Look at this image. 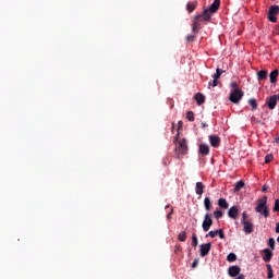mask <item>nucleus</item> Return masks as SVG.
<instances>
[{
	"mask_svg": "<svg viewBox=\"0 0 279 279\" xmlns=\"http://www.w3.org/2000/svg\"><path fill=\"white\" fill-rule=\"evenodd\" d=\"M213 16V13L208 9H205L202 14L195 15L192 23V32L193 34H199V25H202V21L208 23Z\"/></svg>",
	"mask_w": 279,
	"mask_h": 279,
	"instance_id": "1",
	"label": "nucleus"
},
{
	"mask_svg": "<svg viewBox=\"0 0 279 279\" xmlns=\"http://www.w3.org/2000/svg\"><path fill=\"white\" fill-rule=\"evenodd\" d=\"M178 136L179 135L174 137V141L177 142L175 156L177 158H180V156H186V154H189V144L186 142V138L178 141Z\"/></svg>",
	"mask_w": 279,
	"mask_h": 279,
	"instance_id": "2",
	"label": "nucleus"
},
{
	"mask_svg": "<svg viewBox=\"0 0 279 279\" xmlns=\"http://www.w3.org/2000/svg\"><path fill=\"white\" fill-rule=\"evenodd\" d=\"M255 210L263 215V217H269V207L267 206V196H263L260 199L257 201V206Z\"/></svg>",
	"mask_w": 279,
	"mask_h": 279,
	"instance_id": "3",
	"label": "nucleus"
},
{
	"mask_svg": "<svg viewBox=\"0 0 279 279\" xmlns=\"http://www.w3.org/2000/svg\"><path fill=\"white\" fill-rule=\"evenodd\" d=\"M244 95L245 93L242 92L241 88L231 89L229 100L235 105L241 104V100L243 99Z\"/></svg>",
	"mask_w": 279,
	"mask_h": 279,
	"instance_id": "4",
	"label": "nucleus"
},
{
	"mask_svg": "<svg viewBox=\"0 0 279 279\" xmlns=\"http://www.w3.org/2000/svg\"><path fill=\"white\" fill-rule=\"evenodd\" d=\"M278 14H279V7L278 5H271L268 11V21L270 23H278Z\"/></svg>",
	"mask_w": 279,
	"mask_h": 279,
	"instance_id": "5",
	"label": "nucleus"
},
{
	"mask_svg": "<svg viewBox=\"0 0 279 279\" xmlns=\"http://www.w3.org/2000/svg\"><path fill=\"white\" fill-rule=\"evenodd\" d=\"M211 226H213V214H206L204 216V220H203V225H202L204 232H208V230H210Z\"/></svg>",
	"mask_w": 279,
	"mask_h": 279,
	"instance_id": "6",
	"label": "nucleus"
},
{
	"mask_svg": "<svg viewBox=\"0 0 279 279\" xmlns=\"http://www.w3.org/2000/svg\"><path fill=\"white\" fill-rule=\"evenodd\" d=\"M277 105H278V95H272L266 98V106L269 108V110H275Z\"/></svg>",
	"mask_w": 279,
	"mask_h": 279,
	"instance_id": "7",
	"label": "nucleus"
},
{
	"mask_svg": "<svg viewBox=\"0 0 279 279\" xmlns=\"http://www.w3.org/2000/svg\"><path fill=\"white\" fill-rule=\"evenodd\" d=\"M228 274L230 278H236V276H241V267L240 266H230L228 268Z\"/></svg>",
	"mask_w": 279,
	"mask_h": 279,
	"instance_id": "8",
	"label": "nucleus"
},
{
	"mask_svg": "<svg viewBox=\"0 0 279 279\" xmlns=\"http://www.w3.org/2000/svg\"><path fill=\"white\" fill-rule=\"evenodd\" d=\"M211 247H213V244L210 242L201 245V256H202V258H204L205 256H208V254H210V248Z\"/></svg>",
	"mask_w": 279,
	"mask_h": 279,
	"instance_id": "9",
	"label": "nucleus"
},
{
	"mask_svg": "<svg viewBox=\"0 0 279 279\" xmlns=\"http://www.w3.org/2000/svg\"><path fill=\"white\" fill-rule=\"evenodd\" d=\"M219 236L220 239H226V234L223 233V229H217L215 231H209L206 236H210L211 239H215V236Z\"/></svg>",
	"mask_w": 279,
	"mask_h": 279,
	"instance_id": "10",
	"label": "nucleus"
},
{
	"mask_svg": "<svg viewBox=\"0 0 279 279\" xmlns=\"http://www.w3.org/2000/svg\"><path fill=\"white\" fill-rule=\"evenodd\" d=\"M220 5H221V0H214V2L210 4V7L207 10L210 11L211 14H217Z\"/></svg>",
	"mask_w": 279,
	"mask_h": 279,
	"instance_id": "11",
	"label": "nucleus"
},
{
	"mask_svg": "<svg viewBox=\"0 0 279 279\" xmlns=\"http://www.w3.org/2000/svg\"><path fill=\"white\" fill-rule=\"evenodd\" d=\"M209 143L211 147H219V145H221V137L217 135H209Z\"/></svg>",
	"mask_w": 279,
	"mask_h": 279,
	"instance_id": "12",
	"label": "nucleus"
},
{
	"mask_svg": "<svg viewBox=\"0 0 279 279\" xmlns=\"http://www.w3.org/2000/svg\"><path fill=\"white\" fill-rule=\"evenodd\" d=\"M206 189V185H204L202 182H196L195 185V193L198 195V199L204 195V190Z\"/></svg>",
	"mask_w": 279,
	"mask_h": 279,
	"instance_id": "13",
	"label": "nucleus"
},
{
	"mask_svg": "<svg viewBox=\"0 0 279 279\" xmlns=\"http://www.w3.org/2000/svg\"><path fill=\"white\" fill-rule=\"evenodd\" d=\"M245 234H252L254 232V223L246 221L242 222Z\"/></svg>",
	"mask_w": 279,
	"mask_h": 279,
	"instance_id": "14",
	"label": "nucleus"
},
{
	"mask_svg": "<svg viewBox=\"0 0 279 279\" xmlns=\"http://www.w3.org/2000/svg\"><path fill=\"white\" fill-rule=\"evenodd\" d=\"M198 151L201 156H208V154H210V147L207 144H201Z\"/></svg>",
	"mask_w": 279,
	"mask_h": 279,
	"instance_id": "15",
	"label": "nucleus"
},
{
	"mask_svg": "<svg viewBox=\"0 0 279 279\" xmlns=\"http://www.w3.org/2000/svg\"><path fill=\"white\" fill-rule=\"evenodd\" d=\"M228 217H230V219H236V217H239V208H236V206L230 207L228 210Z\"/></svg>",
	"mask_w": 279,
	"mask_h": 279,
	"instance_id": "16",
	"label": "nucleus"
},
{
	"mask_svg": "<svg viewBox=\"0 0 279 279\" xmlns=\"http://www.w3.org/2000/svg\"><path fill=\"white\" fill-rule=\"evenodd\" d=\"M194 99L197 106H202L203 104L206 102V96H204L202 93L195 94Z\"/></svg>",
	"mask_w": 279,
	"mask_h": 279,
	"instance_id": "17",
	"label": "nucleus"
},
{
	"mask_svg": "<svg viewBox=\"0 0 279 279\" xmlns=\"http://www.w3.org/2000/svg\"><path fill=\"white\" fill-rule=\"evenodd\" d=\"M263 252L265 254L264 257H263V260L265 263H269V260H271V257L274 256V253L269 248H265Z\"/></svg>",
	"mask_w": 279,
	"mask_h": 279,
	"instance_id": "18",
	"label": "nucleus"
},
{
	"mask_svg": "<svg viewBox=\"0 0 279 279\" xmlns=\"http://www.w3.org/2000/svg\"><path fill=\"white\" fill-rule=\"evenodd\" d=\"M195 10H197V1L189 2L186 4V11L189 12V14L195 12Z\"/></svg>",
	"mask_w": 279,
	"mask_h": 279,
	"instance_id": "19",
	"label": "nucleus"
},
{
	"mask_svg": "<svg viewBox=\"0 0 279 279\" xmlns=\"http://www.w3.org/2000/svg\"><path fill=\"white\" fill-rule=\"evenodd\" d=\"M278 70H274L272 72H270V84H276V82H278Z\"/></svg>",
	"mask_w": 279,
	"mask_h": 279,
	"instance_id": "20",
	"label": "nucleus"
},
{
	"mask_svg": "<svg viewBox=\"0 0 279 279\" xmlns=\"http://www.w3.org/2000/svg\"><path fill=\"white\" fill-rule=\"evenodd\" d=\"M204 206H205V210H207V211L211 210L213 202L210 201V197H205Z\"/></svg>",
	"mask_w": 279,
	"mask_h": 279,
	"instance_id": "21",
	"label": "nucleus"
},
{
	"mask_svg": "<svg viewBox=\"0 0 279 279\" xmlns=\"http://www.w3.org/2000/svg\"><path fill=\"white\" fill-rule=\"evenodd\" d=\"M267 70H262L257 72V80L262 82L263 80H267Z\"/></svg>",
	"mask_w": 279,
	"mask_h": 279,
	"instance_id": "22",
	"label": "nucleus"
},
{
	"mask_svg": "<svg viewBox=\"0 0 279 279\" xmlns=\"http://www.w3.org/2000/svg\"><path fill=\"white\" fill-rule=\"evenodd\" d=\"M218 206H219L220 208L228 209V207H229L230 205L228 204V201H226V198H219V199H218Z\"/></svg>",
	"mask_w": 279,
	"mask_h": 279,
	"instance_id": "23",
	"label": "nucleus"
},
{
	"mask_svg": "<svg viewBox=\"0 0 279 279\" xmlns=\"http://www.w3.org/2000/svg\"><path fill=\"white\" fill-rule=\"evenodd\" d=\"M243 186H245V182L243 181H238L234 184V193H239V191H241V189H243Z\"/></svg>",
	"mask_w": 279,
	"mask_h": 279,
	"instance_id": "24",
	"label": "nucleus"
},
{
	"mask_svg": "<svg viewBox=\"0 0 279 279\" xmlns=\"http://www.w3.org/2000/svg\"><path fill=\"white\" fill-rule=\"evenodd\" d=\"M248 104L252 107V110H257L258 109V102L256 101V98L248 99Z\"/></svg>",
	"mask_w": 279,
	"mask_h": 279,
	"instance_id": "25",
	"label": "nucleus"
},
{
	"mask_svg": "<svg viewBox=\"0 0 279 279\" xmlns=\"http://www.w3.org/2000/svg\"><path fill=\"white\" fill-rule=\"evenodd\" d=\"M267 271H268V279H272L274 278V268L271 267V264H267L266 265Z\"/></svg>",
	"mask_w": 279,
	"mask_h": 279,
	"instance_id": "26",
	"label": "nucleus"
},
{
	"mask_svg": "<svg viewBox=\"0 0 279 279\" xmlns=\"http://www.w3.org/2000/svg\"><path fill=\"white\" fill-rule=\"evenodd\" d=\"M199 241L197 240V234L196 233H193L192 234V247H197Z\"/></svg>",
	"mask_w": 279,
	"mask_h": 279,
	"instance_id": "27",
	"label": "nucleus"
},
{
	"mask_svg": "<svg viewBox=\"0 0 279 279\" xmlns=\"http://www.w3.org/2000/svg\"><path fill=\"white\" fill-rule=\"evenodd\" d=\"M222 73H223V70L217 68L216 73L213 76L214 80H219V77H221Z\"/></svg>",
	"mask_w": 279,
	"mask_h": 279,
	"instance_id": "28",
	"label": "nucleus"
},
{
	"mask_svg": "<svg viewBox=\"0 0 279 279\" xmlns=\"http://www.w3.org/2000/svg\"><path fill=\"white\" fill-rule=\"evenodd\" d=\"M178 239H179V241L184 243V241H186V231L180 232L179 235H178Z\"/></svg>",
	"mask_w": 279,
	"mask_h": 279,
	"instance_id": "29",
	"label": "nucleus"
},
{
	"mask_svg": "<svg viewBox=\"0 0 279 279\" xmlns=\"http://www.w3.org/2000/svg\"><path fill=\"white\" fill-rule=\"evenodd\" d=\"M227 260H228V263H234V260H236V254L230 253V254L227 256Z\"/></svg>",
	"mask_w": 279,
	"mask_h": 279,
	"instance_id": "30",
	"label": "nucleus"
},
{
	"mask_svg": "<svg viewBox=\"0 0 279 279\" xmlns=\"http://www.w3.org/2000/svg\"><path fill=\"white\" fill-rule=\"evenodd\" d=\"M214 217H215V219H221V217H223V211L216 209L214 211Z\"/></svg>",
	"mask_w": 279,
	"mask_h": 279,
	"instance_id": "31",
	"label": "nucleus"
},
{
	"mask_svg": "<svg viewBox=\"0 0 279 279\" xmlns=\"http://www.w3.org/2000/svg\"><path fill=\"white\" fill-rule=\"evenodd\" d=\"M268 245L271 250H276V240L274 238H269Z\"/></svg>",
	"mask_w": 279,
	"mask_h": 279,
	"instance_id": "32",
	"label": "nucleus"
},
{
	"mask_svg": "<svg viewBox=\"0 0 279 279\" xmlns=\"http://www.w3.org/2000/svg\"><path fill=\"white\" fill-rule=\"evenodd\" d=\"M186 119L190 120L191 122L195 121V113L193 111H189L186 113Z\"/></svg>",
	"mask_w": 279,
	"mask_h": 279,
	"instance_id": "33",
	"label": "nucleus"
},
{
	"mask_svg": "<svg viewBox=\"0 0 279 279\" xmlns=\"http://www.w3.org/2000/svg\"><path fill=\"white\" fill-rule=\"evenodd\" d=\"M195 38H197V34L194 35H187L186 36V43H194Z\"/></svg>",
	"mask_w": 279,
	"mask_h": 279,
	"instance_id": "34",
	"label": "nucleus"
},
{
	"mask_svg": "<svg viewBox=\"0 0 279 279\" xmlns=\"http://www.w3.org/2000/svg\"><path fill=\"white\" fill-rule=\"evenodd\" d=\"M271 160H274V155H271V154L266 155V157H265V163H266V165H269V162H271Z\"/></svg>",
	"mask_w": 279,
	"mask_h": 279,
	"instance_id": "35",
	"label": "nucleus"
},
{
	"mask_svg": "<svg viewBox=\"0 0 279 279\" xmlns=\"http://www.w3.org/2000/svg\"><path fill=\"white\" fill-rule=\"evenodd\" d=\"M274 213H278L279 211V199L275 201V206L272 208Z\"/></svg>",
	"mask_w": 279,
	"mask_h": 279,
	"instance_id": "36",
	"label": "nucleus"
},
{
	"mask_svg": "<svg viewBox=\"0 0 279 279\" xmlns=\"http://www.w3.org/2000/svg\"><path fill=\"white\" fill-rule=\"evenodd\" d=\"M247 221V211H243L241 223H245Z\"/></svg>",
	"mask_w": 279,
	"mask_h": 279,
	"instance_id": "37",
	"label": "nucleus"
},
{
	"mask_svg": "<svg viewBox=\"0 0 279 279\" xmlns=\"http://www.w3.org/2000/svg\"><path fill=\"white\" fill-rule=\"evenodd\" d=\"M219 82L217 78H214L213 82H209V86H213V88H215V86H218Z\"/></svg>",
	"mask_w": 279,
	"mask_h": 279,
	"instance_id": "38",
	"label": "nucleus"
},
{
	"mask_svg": "<svg viewBox=\"0 0 279 279\" xmlns=\"http://www.w3.org/2000/svg\"><path fill=\"white\" fill-rule=\"evenodd\" d=\"M199 265V258H195L192 263V268L195 269Z\"/></svg>",
	"mask_w": 279,
	"mask_h": 279,
	"instance_id": "39",
	"label": "nucleus"
},
{
	"mask_svg": "<svg viewBox=\"0 0 279 279\" xmlns=\"http://www.w3.org/2000/svg\"><path fill=\"white\" fill-rule=\"evenodd\" d=\"M231 88H233V90H236V88H239V85L236 84V82L231 83Z\"/></svg>",
	"mask_w": 279,
	"mask_h": 279,
	"instance_id": "40",
	"label": "nucleus"
},
{
	"mask_svg": "<svg viewBox=\"0 0 279 279\" xmlns=\"http://www.w3.org/2000/svg\"><path fill=\"white\" fill-rule=\"evenodd\" d=\"M173 213V208H171L170 213L167 215V219H171V214Z\"/></svg>",
	"mask_w": 279,
	"mask_h": 279,
	"instance_id": "41",
	"label": "nucleus"
},
{
	"mask_svg": "<svg viewBox=\"0 0 279 279\" xmlns=\"http://www.w3.org/2000/svg\"><path fill=\"white\" fill-rule=\"evenodd\" d=\"M276 233L279 234V222L276 225Z\"/></svg>",
	"mask_w": 279,
	"mask_h": 279,
	"instance_id": "42",
	"label": "nucleus"
},
{
	"mask_svg": "<svg viewBox=\"0 0 279 279\" xmlns=\"http://www.w3.org/2000/svg\"><path fill=\"white\" fill-rule=\"evenodd\" d=\"M202 126H203V128H208V124L202 123Z\"/></svg>",
	"mask_w": 279,
	"mask_h": 279,
	"instance_id": "43",
	"label": "nucleus"
},
{
	"mask_svg": "<svg viewBox=\"0 0 279 279\" xmlns=\"http://www.w3.org/2000/svg\"><path fill=\"white\" fill-rule=\"evenodd\" d=\"M262 191H263V192L267 191V186L264 185L263 189H262Z\"/></svg>",
	"mask_w": 279,
	"mask_h": 279,
	"instance_id": "44",
	"label": "nucleus"
},
{
	"mask_svg": "<svg viewBox=\"0 0 279 279\" xmlns=\"http://www.w3.org/2000/svg\"><path fill=\"white\" fill-rule=\"evenodd\" d=\"M178 124H179V128H182V121H179Z\"/></svg>",
	"mask_w": 279,
	"mask_h": 279,
	"instance_id": "45",
	"label": "nucleus"
}]
</instances>
